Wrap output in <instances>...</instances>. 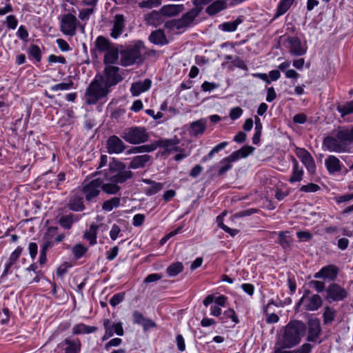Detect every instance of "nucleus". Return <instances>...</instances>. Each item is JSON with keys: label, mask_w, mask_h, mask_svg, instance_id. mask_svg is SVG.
<instances>
[{"label": "nucleus", "mask_w": 353, "mask_h": 353, "mask_svg": "<svg viewBox=\"0 0 353 353\" xmlns=\"http://www.w3.org/2000/svg\"><path fill=\"white\" fill-rule=\"evenodd\" d=\"M306 332V325L298 320L290 321L283 328L276 345L280 348H292L300 343Z\"/></svg>", "instance_id": "1"}, {"label": "nucleus", "mask_w": 353, "mask_h": 353, "mask_svg": "<svg viewBox=\"0 0 353 353\" xmlns=\"http://www.w3.org/2000/svg\"><path fill=\"white\" fill-rule=\"evenodd\" d=\"M352 142L353 128H351L339 130L334 137H325L323 145L330 152L342 153L347 151L348 145Z\"/></svg>", "instance_id": "2"}, {"label": "nucleus", "mask_w": 353, "mask_h": 353, "mask_svg": "<svg viewBox=\"0 0 353 353\" xmlns=\"http://www.w3.org/2000/svg\"><path fill=\"white\" fill-rule=\"evenodd\" d=\"M110 90L97 76L91 82L85 91V102L88 104H95L100 99L105 97Z\"/></svg>", "instance_id": "3"}, {"label": "nucleus", "mask_w": 353, "mask_h": 353, "mask_svg": "<svg viewBox=\"0 0 353 353\" xmlns=\"http://www.w3.org/2000/svg\"><path fill=\"white\" fill-rule=\"evenodd\" d=\"M144 50L143 43L138 41L133 46H129L121 50L120 52L121 65L126 67L133 65L137 61H142V53Z\"/></svg>", "instance_id": "4"}, {"label": "nucleus", "mask_w": 353, "mask_h": 353, "mask_svg": "<svg viewBox=\"0 0 353 353\" xmlns=\"http://www.w3.org/2000/svg\"><path fill=\"white\" fill-rule=\"evenodd\" d=\"M110 180L113 182L123 183L133 176V173L126 169L125 165L114 159L109 164V172L107 174Z\"/></svg>", "instance_id": "5"}, {"label": "nucleus", "mask_w": 353, "mask_h": 353, "mask_svg": "<svg viewBox=\"0 0 353 353\" xmlns=\"http://www.w3.org/2000/svg\"><path fill=\"white\" fill-rule=\"evenodd\" d=\"M96 76L110 90L111 87L115 86L123 79V73L121 72L120 68L114 65H105L102 73Z\"/></svg>", "instance_id": "6"}, {"label": "nucleus", "mask_w": 353, "mask_h": 353, "mask_svg": "<svg viewBox=\"0 0 353 353\" xmlns=\"http://www.w3.org/2000/svg\"><path fill=\"white\" fill-rule=\"evenodd\" d=\"M254 150L252 146H244L241 149L233 152L230 156L223 159L220 162L221 167L219 170L218 174L224 175L228 171L232 168V163L241 158H245L250 154Z\"/></svg>", "instance_id": "7"}, {"label": "nucleus", "mask_w": 353, "mask_h": 353, "mask_svg": "<svg viewBox=\"0 0 353 353\" xmlns=\"http://www.w3.org/2000/svg\"><path fill=\"white\" fill-rule=\"evenodd\" d=\"M121 137L126 142L130 144H139L144 143L148 139V134L143 127H132L125 129Z\"/></svg>", "instance_id": "8"}, {"label": "nucleus", "mask_w": 353, "mask_h": 353, "mask_svg": "<svg viewBox=\"0 0 353 353\" xmlns=\"http://www.w3.org/2000/svg\"><path fill=\"white\" fill-rule=\"evenodd\" d=\"M101 187V179H94L92 181H84L82 183L81 192L85 196V201L93 202L99 195Z\"/></svg>", "instance_id": "9"}, {"label": "nucleus", "mask_w": 353, "mask_h": 353, "mask_svg": "<svg viewBox=\"0 0 353 353\" xmlns=\"http://www.w3.org/2000/svg\"><path fill=\"white\" fill-rule=\"evenodd\" d=\"M310 290H306L304 291L302 298L296 305V310H298L301 304H304L305 310L308 311H315L321 307L323 303L321 297L318 294H313L310 296Z\"/></svg>", "instance_id": "10"}, {"label": "nucleus", "mask_w": 353, "mask_h": 353, "mask_svg": "<svg viewBox=\"0 0 353 353\" xmlns=\"http://www.w3.org/2000/svg\"><path fill=\"white\" fill-rule=\"evenodd\" d=\"M347 296V290L337 283H332L326 289L325 299L327 300L340 301L346 298Z\"/></svg>", "instance_id": "11"}, {"label": "nucleus", "mask_w": 353, "mask_h": 353, "mask_svg": "<svg viewBox=\"0 0 353 353\" xmlns=\"http://www.w3.org/2000/svg\"><path fill=\"white\" fill-rule=\"evenodd\" d=\"M289 52L294 56H302L307 52V45L302 43L299 39L296 37H290L288 39Z\"/></svg>", "instance_id": "12"}, {"label": "nucleus", "mask_w": 353, "mask_h": 353, "mask_svg": "<svg viewBox=\"0 0 353 353\" xmlns=\"http://www.w3.org/2000/svg\"><path fill=\"white\" fill-rule=\"evenodd\" d=\"M295 152L296 156L304 164L307 171L311 174H314L315 172L316 165L312 155L305 148H296Z\"/></svg>", "instance_id": "13"}, {"label": "nucleus", "mask_w": 353, "mask_h": 353, "mask_svg": "<svg viewBox=\"0 0 353 353\" xmlns=\"http://www.w3.org/2000/svg\"><path fill=\"white\" fill-rule=\"evenodd\" d=\"M126 146L124 142L117 136H110L106 141V148L109 154L122 153Z\"/></svg>", "instance_id": "14"}, {"label": "nucleus", "mask_w": 353, "mask_h": 353, "mask_svg": "<svg viewBox=\"0 0 353 353\" xmlns=\"http://www.w3.org/2000/svg\"><path fill=\"white\" fill-rule=\"evenodd\" d=\"M338 274V269L333 265L323 267L320 271L315 273L314 277L315 279H324L330 281L334 280Z\"/></svg>", "instance_id": "15"}, {"label": "nucleus", "mask_w": 353, "mask_h": 353, "mask_svg": "<svg viewBox=\"0 0 353 353\" xmlns=\"http://www.w3.org/2000/svg\"><path fill=\"white\" fill-rule=\"evenodd\" d=\"M321 327L318 319H310L308 321L307 341H315L320 336Z\"/></svg>", "instance_id": "16"}, {"label": "nucleus", "mask_w": 353, "mask_h": 353, "mask_svg": "<svg viewBox=\"0 0 353 353\" xmlns=\"http://www.w3.org/2000/svg\"><path fill=\"white\" fill-rule=\"evenodd\" d=\"M179 140L177 138L170 139H161L157 141V145L159 148L165 149V153L170 154L174 151H179L180 148L177 146Z\"/></svg>", "instance_id": "17"}, {"label": "nucleus", "mask_w": 353, "mask_h": 353, "mask_svg": "<svg viewBox=\"0 0 353 353\" xmlns=\"http://www.w3.org/2000/svg\"><path fill=\"white\" fill-rule=\"evenodd\" d=\"M184 9L185 7L183 4H168L163 6L160 9V13L162 16L172 17L182 12Z\"/></svg>", "instance_id": "18"}, {"label": "nucleus", "mask_w": 353, "mask_h": 353, "mask_svg": "<svg viewBox=\"0 0 353 353\" xmlns=\"http://www.w3.org/2000/svg\"><path fill=\"white\" fill-rule=\"evenodd\" d=\"M152 81L149 79H145L143 81L133 83L130 88V92L133 96H139L150 89Z\"/></svg>", "instance_id": "19"}, {"label": "nucleus", "mask_w": 353, "mask_h": 353, "mask_svg": "<svg viewBox=\"0 0 353 353\" xmlns=\"http://www.w3.org/2000/svg\"><path fill=\"white\" fill-rule=\"evenodd\" d=\"M325 165L330 174L340 172L341 165L339 159L334 155H330L325 161Z\"/></svg>", "instance_id": "20"}, {"label": "nucleus", "mask_w": 353, "mask_h": 353, "mask_svg": "<svg viewBox=\"0 0 353 353\" xmlns=\"http://www.w3.org/2000/svg\"><path fill=\"white\" fill-rule=\"evenodd\" d=\"M151 156L143 154L134 157L130 163L129 168L138 169L143 168L151 161Z\"/></svg>", "instance_id": "21"}, {"label": "nucleus", "mask_w": 353, "mask_h": 353, "mask_svg": "<svg viewBox=\"0 0 353 353\" xmlns=\"http://www.w3.org/2000/svg\"><path fill=\"white\" fill-rule=\"evenodd\" d=\"M119 183L111 181L106 176L105 180H101V187L104 192L110 194H114L120 190V187L118 185Z\"/></svg>", "instance_id": "22"}, {"label": "nucleus", "mask_w": 353, "mask_h": 353, "mask_svg": "<svg viewBox=\"0 0 353 353\" xmlns=\"http://www.w3.org/2000/svg\"><path fill=\"white\" fill-rule=\"evenodd\" d=\"M119 48L115 45L108 50L104 55V64L107 65L116 63L119 59Z\"/></svg>", "instance_id": "23"}, {"label": "nucleus", "mask_w": 353, "mask_h": 353, "mask_svg": "<svg viewBox=\"0 0 353 353\" xmlns=\"http://www.w3.org/2000/svg\"><path fill=\"white\" fill-rule=\"evenodd\" d=\"M149 40L155 45L163 46L168 43L164 31L161 30L153 31L149 37Z\"/></svg>", "instance_id": "24"}, {"label": "nucleus", "mask_w": 353, "mask_h": 353, "mask_svg": "<svg viewBox=\"0 0 353 353\" xmlns=\"http://www.w3.org/2000/svg\"><path fill=\"white\" fill-rule=\"evenodd\" d=\"M226 8L227 4L224 3L223 1L216 0L206 8L205 12L210 16H214Z\"/></svg>", "instance_id": "25"}, {"label": "nucleus", "mask_w": 353, "mask_h": 353, "mask_svg": "<svg viewBox=\"0 0 353 353\" xmlns=\"http://www.w3.org/2000/svg\"><path fill=\"white\" fill-rule=\"evenodd\" d=\"M206 128V121L203 119L194 121L190 124V133L194 136L202 134Z\"/></svg>", "instance_id": "26"}, {"label": "nucleus", "mask_w": 353, "mask_h": 353, "mask_svg": "<svg viewBox=\"0 0 353 353\" xmlns=\"http://www.w3.org/2000/svg\"><path fill=\"white\" fill-rule=\"evenodd\" d=\"M142 181L145 183L150 185V187L145 188L144 190V192L147 195L155 194L158 192H159L163 188L162 183H157L150 179H142Z\"/></svg>", "instance_id": "27"}, {"label": "nucleus", "mask_w": 353, "mask_h": 353, "mask_svg": "<svg viewBox=\"0 0 353 353\" xmlns=\"http://www.w3.org/2000/svg\"><path fill=\"white\" fill-rule=\"evenodd\" d=\"M279 244L285 250H290L292 238L288 231L279 232Z\"/></svg>", "instance_id": "28"}, {"label": "nucleus", "mask_w": 353, "mask_h": 353, "mask_svg": "<svg viewBox=\"0 0 353 353\" xmlns=\"http://www.w3.org/2000/svg\"><path fill=\"white\" fill-rule=\"evenodd\" d=\"M98 328L96 326H90L83 323H79L72 327V333L74 334H90L96 332Z\"/></svg>", "instance_id": "29"}, {"label": "nucleus", "mask_w": 353, "mask_h": 353, "mask_svg": "<svg viewBox=\"0 0 353 353\" xmlns=\"http://www.w3.org/2000/svg\"><path fill=\"white\" fill-rule=\"evenodd\" d=\"M157 147L158 145L157 141L155 144L143 145L141 146L132 147L130 150H128L126 153L128 154H131L143 152H150L155 150Z\"/></svg>", "instance_id": "30"}, {"label": "nucleus", "mask_w": 353, "mask_h": 353, "mask_svg": "<svg viewBox=\"0 0 353 353\" xmlns=\"http://www.w3.org/2000/svg\"><path fill=\"white\" fill-rule=\"evenodd\" d=\"M293 171L292 174L289 179V181L292 183L296 181H301L303 178V170L302 168L299 167L297 161L293 158Z\"/></svg>", "instance_id": "31"}, {"label": "nucleus", "mask_w": 353, "mask_h": 353, "mask_svg": "<svg viewBox=\"0 0 353 353\" xmlns=\"http://www.w3.org/2000/svg\"><path fill=\"white\" fill-rule=\"evenodd\" d=\"M69 208L70 210L76 212L83 210L85 206L83 205V198L77 195H74L70 200Z\"/></svg>", "instance_id": "32"}, {"label": "nucleus", "mask_w": 353, "mask_h": 353, "mask_svg": "<svg viewBox=\"0 0 353 353\" xmlns=\"http://www.w3.org/2000/svg\"><path fill=\"white\" fill-rule=\"evenodd\" d=\"M95 46L97 49L101 52H106L108 50H110L112 47L114 46V44H112L109 42L108 39H106L103 37H97L95 41Z\"/></svg>", "instance_id": "33"}, {"label": "nucleus", "mask_w": 353, "mask_h": 353, "mask_svg": "<svg viewBox=\"0 0 353 353\" xmlns=\"http://www.w3.org/2000/svg\"><path fill=\"white\" fill-rule=\"evenodd\" d=\"M63 343L67 345L64 349L65 353H78L80 351L81 343L79 340L65 339Z\"/></svg>", "instance_id": "34"}, {"label": "nucleus", "mask_w": 353, "mask_h": 353, "mask_svg": "<svg viewBox=\"0 0 353 353\" xmlns=\"http://www.w3.org/2000/svg\"><path fill=\"white\" fill-rule=\"evenodd\" d=\"M98 226L95 224H92L90 228L84 234V237L90 241V244L93 245L97 243V234Z\"/></svg>", "instance_id": "35"}, {"label": "nucleus", "mask_w": 353, "mask_h": 353, "mask_svg": "<svg viewBox=\"0 0 353 353\" xmlns=\"http://www.w3.org/2000/svg\"><path fill=\"white\" fill-rule=\"evenodd\" d=\"M50 175V176H53L54 179V181H50V184L51 185V188H58L59 183L65 180V173L64 172H59L58 174H56L52 172H46L43 176H48Z\"/></svg>", "instance_id": "36"}, {"label": "nucleus", "mask_w": 353, "mask_h": 353, "mask_svg": "<svg viewBox=\"0 0 353 353\" xmlns=\"http://www.w3.org/2000/svg\"><path fill=\"white\" fill-rule=\"evenodd\" d=\"M202 10L203 7L194 6V8L183 15L182 19L183 20V22H192L200 14Z\"/></svg>", "instance_id": "37"}, {"label": "nucleus", "mask_w": 353, "mask_h": 353, "mask_svg": "<svg viewBox=\"0 0 353 353\" xmlns=\"http://www.w3.org/2000/svg\"><path fill=\"white\" fill-rule=\"evenodd\" d=\"M190 23H165V28L172 34L181 33V30L186 28Z\"/></svg>", "instance_id": "38"}, {"label": "nucleus", "mask_w": 353, "mask_h": 353, "mask_svg": "<svg viewBox=\"0 0 353 353\" xmlns=\"http://www.w3.org/2000/svg\"><path fill=\"white\" fill-rule=\"evenodd\" d=\"M120 204V198L113 197L108 201L103 202L102 205V209L105 211H111L114 208H117Z\"/></svg>", "instance_id": "39"}, {"label": "nucleus", "mask_w": 353, "mask_h": 353, "mask_svg": "<svg viewBox=\"0 0 353 353\" xmlns=\"http://www.w3.org/2000/svg\"><path fill=\"white\" fill-rule=\"evenodd\" d=\"M341 113V116L344 117L345 115L353 113V101L347 102L343 105H339L336 108Z\"/></svg>", "instance_id": "40"}, {"label": "nucleus", "mask_w": 353, "mask_h": 353, "mask_svg": "<svg viewBox=\"0 0 353 353\" xmlns=\"http://www.w3.org/2000/svg\"><path fill=\"white\" fill-rule=\"evenodd\" d=\"M73 216V214L62 216L59 221L60 225L64 229H70L74 222Z\"/></svg>", "instance_id": "41"}, {"label": "nucleus", "mask_w": 353, "mask_h": 353, "mask_svg": "<svg viewBox=\"0 0 353 353\" xmlns=\"http://www.w3.org/2000/svg\"><path fill=\"white\" fill-rule=\"evenodd\" d=\"M88 251V248L81 243L74 245L72 249V254L76 259L81 258Z\"/></svg>", "instance_id": "42"}, {"label": "nucleus", "mask_w": 353, "mask_h": 353, "mask_svg": "<svg viewBox=\"0 0 353 353\" xmlns=\"http://www.w3.org/2000/svg\"><path fill=\"white\" fill-rule=\"evenodd\" d=\"M336 312L333 308L328 306L325 307L323 312V322L325 324H330L334 319Z\"/></svg>", "instance_id": "43"}, {"label": "nucleus", "mask_w": 353, "mask_h": 353, "mask_svg": "<svg viewBox=\"0 0 353 353\" xmlns=\"http://www.w3.org/2000/svg\"><path fill=\"white\" fill-rule=\"evenodd\" d=\"M183 269V264L180 262L174 263L171 264L168 268H167V273L170 276H176L178 274L182 272Z\"/></svg>", "instance_id": "44"}, {"label": "nucleus", "mask_w": 353, "mask_h": 353, "mask_svg": "<svg viewBox=\"0 0 353 353\" xmlns=\"http://www.w3.org/2000/svg\"><path fill=\"white\" fill-rule=\"evenodd\" d=\"M28 54L34 58L37 62L41 60V51L39 47L37 45H31L28 50Z\"/></svg>", "instance_id": "45"}, {"label": "nucleus", "mask_w": 353, "mask_h": 353, "mask_svg": "<svg viewBox=\"0 0 353 353\" xmlns=\"http://www.w3.org/2000/svg\"><path fill=\"white\" fill-rule=\"evenodd\" d=\"M61 30L65 34L73 36L76 32V23H61Z\"/></svg>", "instance_id": "46"}, {"label": "nucleus", "mask_w": 353, "mask_h": 353, "mask_svg": "<svg viewBox=\"0 0 353 353\" xmlns=\"http://www.w3.org/2000/svg\"><path fill=\"white\" fill-rule=\"evenodd\" d=\"M221 320L224 322L228 319H231L235 323L239 322L238 318L235 314V312L232 309H228L223 312V316H221Z\"/></svg>", "instance_id": "47"}, {"label": "nucleus", "mask_w": 353, "mask_h": 353, "mask_svg": "<svg viewBox=\"0 0 353 353\" xmlns=\"http://www.w3.org/2000/svg\"><path fill=\"white\" fill-rule=\"evenodd\" d=\"M294 0H282L278 7V15L283 14L292 4Z\"/></svg>", "instance_id": "48"}, {"label": "nucleus", "mask_w": 353, "mask_h": 353, "mask_svg": "<svg viewBox=\"0 0 353 353\" xmlns=\"http://www.w3.org/2000/svg\"><path fill=\"white\" fill-rule=\"evenodd\" d=\"M73 82L70 80L68 83H61L51 87L52 91L67 90L73 87Z\"/></svg>", "instance_id": "49"}, {"label": "nucleus", "mask_w": 353, "mask_h": 353, "mask_svg": "<svg viewBox=\"0 0 353 353\" xmlns=\"http://www.w3.org/2000/svg\"><path fill=\"white\" fill-rule=\"evenodd\" d=\"M161 4V0H147L139 3L141 8H152L158 7Z\"/></svg>", "instance_id": "50"}, {"label": "nucleus", "mask_w": 353, "mask_h": 353, "mask_svg": "<svg viewBox=\"0 0 353 353\" xmlns=\"http://www.w3.org/2000/svg\"><path fill=\"white\" fill-rule=\"evenodd\" d=\"M123 27V23H114L110 34L111 37L114 39H117L122 33Z\"/></svg>", "instance_id": "51"}, {"label": "nucleus", "mask_w": 353, "mask_h": 353, "mask_svg": "<svg viewBox=\"0 0 353 353\" xmlns=\"http://www.w3.org/2000/svg\"><path fill=\"white\" fill-rule=\"evenodd\" d=\"M319 190H320V187L312 183L302 185L300 188V190L304 192H315Z\"/></svg>", "instance_id": "52"}, {"label": "nucleus", "mask_w": 353, "mask_h": 353, "mask_svg": "<svg viewBox=\"0 0 353 353\" xmlns=\"http://www.w3.org/2000/svg\"><path fill=\"white\" fill-rule=\"evenodd\" d=\"M124 293H117L113 295V296L110 300V304L112 307H115L119 305L121 302L124 299Z\"/></svg>", "instance_id": "53"}, {"label": "nucleus", "mask_w": 353, "mask_h": 353, "mask_svg": "<svg viewBox=\"0 0 353 353\" xmlns=\"http://www.w3.org/2000/svg\"><path fill=\"white\" fill-rule=\"evenodd\" d=\"M239 23H220L219 28L225 32H232L236 30Z\"/></svg>", "instance_id": "54"}, {"label": "nucleus", "mask_w": 353, "mask_h": 353, "mask_svg": "<svg viewBox=\"0 0 353 353\" xmlns=\"http://www.w3.org/2000/svg\"><path fill=\"white\" fill-rule=\"evenodd\" d=\"M309 285L315 288L318 292H321L325 290V283L319 281L312 280L310 281Z\"/></svg>", "instance_id": "55"}, {"label": "nucleus", "mask_w": 353, "mask_h": 353, "mask_svg": "<svg viewBox=\"0 0 353 353\" xmlns=\"http://www.w3.org/2000/svg\"><path fill=\"white\" fill-rule=\"evenodd\" d=\"M22 250H23V248L21 247H20V246L17 247L16 248V250L12 252V254H10V256L8 260L15 263L16 261L19 258V256L22 252Z\"/></svg>", "instance_id": "56"}, {"label": "nucleus", "mask_w": 353, "mask_h": 353, "mask_svg": "<svg viewBox=\"0 0 353 353\" xmlns=\"http://www.w3.org/2000/svg\"><path fill=\"white\" fill-rule=\"evenodd\" d=\"M243 113V110L239 107L231 109L230 112V117L232 120H235L240 117Z\"/></svg>", "instance_id": "57"}, {"label": "nucleus", "mask_w": 353, "mask_h": 353, "mask_svg": "<svg viewBox=\"0 0 353 353\" xmlns=\"http://www.w3.org/2000/svg\"><path fill=\"white\" fill-rule=\"evenodd\" d=\"M120 232H121V229H120L119 226L117 225V224H114L112 226V228L110 231V236L111 239L113 241H115L117 239Z\"/></svg>", "instance_id": "58"}, {"label": "nucleus", "mask_w": 353, "mask_h": 353, "mask_svg": "<svg viewBox=\"0 0 353 353\" xmlns=\"http://www.w3.org/2000/svg\"><path fill=\"white\" fill-rule=\"evenodd\" d=\"M145 220V216L142 214H135L133 217L132 224L134 226H141Z\"/></svg>", "instance_id": "59"}, {"label": "nucleus", "mask_w": 353, "mask_h": 353, "mask_svg": "<svg viewBox=\"0 0 353 353\" xmlns=\"http://www.w3.org/2000/svg\"><path fill=\"white\" fill-rule=\"evenodd\" d=\"M48 60L49 63H57V62H58V63L64 64L66 62L65 57H63L62 56H56V55H54V54L50 55L48 57Z\"/></svg>", "instance_id": "60"}, {"label": "nucleus", "mask_w": 353, "mask_h": 353, "mask_svg": "<svg viewBox=\"0 0 353 353\" xmlns=\"http://www.w3.org/2000/svg\"><path fill=\"white\" fill-rule=\"evenodd\" d=\"M118 252L119 248L117 246H114L113 248H112L110 250H109L106 253L107 259H108L109 261H112L113 259H114L118 254Z\"/></svg>", "instance_id": "61"}, {"label": "nucleus", "mask_w": 353, "mask_h": 353, "mask_svg": "<svg viewBox=\"0 0 353 353\" xmlns=\"http://www.w3.org/2000/svg\"><path fill=\"white\" fill-rule=\"evenodd\" d=\"M17 36L22 40L26 41L28 37V32L23 26H21L17 32Z\"/></svg>", "instance_id": "62"}, {"label": "nucleus", "mask_w": 353, "mask_h": 353, "mask_svg": "<svg viewBox=\"0 0 353 353\" xmlns=\"http://www.w3.org/2000/svg\"><path fill=\"white\" fill-rule=\"evenodd\" d=\"M93 10L87 8L79 12V17L82 21L88 20L89 16L92 13Z\"/></svg>", "instance_id": "63"}, {"label": "nucleus", "mask_w": 353, "mask_h": 353, "mask_svg": "<svg viewBox=\"0 0 353 353\" xmlns=\"http://www.w3.org/2000/svg\"><path fill=\"white\" fill-rule=\"evenodd\" d=\"M311 348L312 347L310 344L305 343L300 348L294 351V353H310Z\"/></svg>", "instance_id": "64"}]
</instances>
